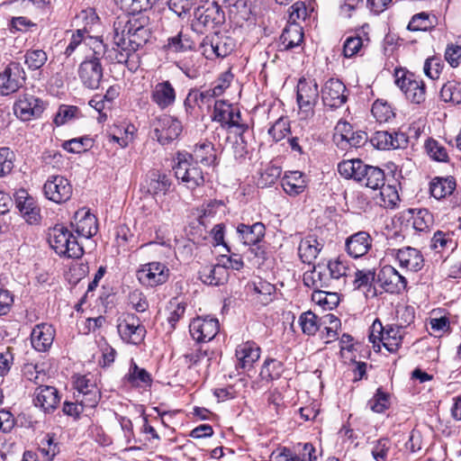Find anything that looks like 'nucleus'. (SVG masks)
I'll use <instances>...</instances> for the list:
<instances>
[{
    "label": "nucleus",
    "instance_id": "1",
    "mask_svg": "<svg viewBox=\"0 0 461 461\" xmlns=\"http://www.w3.org/2000/svg\"><path fill=\"white\" fill-rule=\"evenodd\" d=\"M149 19L146 15L118 17L113 23V43L107 59L125 63L150 37Z\"/></svg>",
    "mask_w": 461,
    "mask_h": 461
},
{
    "label": "nucleus",
    "instance_id": "2",
    "mask_svg": "<svg viewBox=\"0 0 461 461\" xmlns=\"http://www.w3.org/2000/svg\"><path fill=\"white\" fill-rule=\"evenodd\" d=\"M173 170L176 179L190 190L203 185L205 182L202 168L192 160L188 152L176 153Z\"/></svg>",
    "mask_w": 461,
    "mask_h": 461
},
{
    "label": "nucleus",
    "instance_id": "3",
    "mask_svg": "<svg viewBox=\"0 0 461 461\" xmlns=\"http://www.w3.org/2000/svg\"><path fill=\"white\" fill-rule=\"evenodd\" d=\"M50 246L59 256L69 258H79L83 253V247L78 243L72 232L63 225H55L48 233Z\"/></svg>",
    "mask_w": 461,
    "mask_h": 461
},
{
    "label": "nucleus",
    "instance_id": "4",
    "mask_svg": "<svg viewBox=\"0 0 461 461\" xmlns=\"http://www.w3.org/2000/svg\"><path fill=\"white\" fill-rule=\"evenodd\" d=\"M403 330L397 324L383 326L376 319L370 327L368 339L373 347L380 349L381 344L391 353L396 352L401 347Z\"/></svg>",
    "mask_w": 461,
    "mask_h": 461
},
{
    "label": "nucleus",
    "instance_id": "5",
    "mask_svg": "<svg viewBox=\"0 0 461 461\" xmlns=\"http://www.w3.org/2000/svg\"><path fill=\"white\" fill-rule=\"evenodd\" d=\"M154 138L161 144L167 145L176 140L183 131L182 122L176 116L161 113L151 121Z\"/></svg>",
    "mask_w": 461,
    "mask_h": 461
},
{
    "label": "nucleus",
    "instance_id": "6",
    "mask_svg": "<svg viewBox=\"0 0 461 461\" xmlns=\"http://www.w3.org/2000/svg\"><path fill=\"white\" fill-rule=\"evenodd\" d=\"M395 84L411 103L420 104L425 101L426 85L414 74L396 69Z\"/></svg>",
    "mask_w": 461,
    "mask_h": 461
},
{
    "label": "nucleus",
    "instance_id": "7",
    "mask_svg": "<svg viewBox=\"0 0 461 461\" xmlns=\"http://www.w3.org/2000/svg\"><path fill=\"white\" fill-rule=\"evenodd\" d=\"M319 95L318 85L314 79L300 78L297 84L296 100L303 118L307 119L314 114Z\"/></svg>",
    "mask_w": 461,
    "mask_h": 461
},
{
    "label": "nucleus",
    "instance_id": "8",
    "mask_svg": "<svg viewBox=\"0 0 461 461\" xmlns=\"http://www.w3.org/2000/svg\"><path fill=\"white\" fill-rule=\"evenodd\" d=\"M235 47L236 43L233 38L221 33L206 35L200 43V50L208 59L227 57L234 50Z\"/></svg>",
    "mask_w": 461,
    "mask_h": 461
},
{
    "label": "nucleus",
    "instance_id": "9",
    "mask_svg": "<svg viewBox=\"0 0 461 461\" xmlns=\"http://www.w3.org/2000/svg\"><path fill=\"white\" fill-rule=\"evenodd\" d=\"M236 234L239 241L244 246L252 247V251L260 258H265L266 251L260 245L266 234V226L258 221L253 224L239 223L236 227Z\"/></svg>",
    "mask_w": 461,
    "mask_h": 461
},
{
    "label": "nucleus",
    "instance_id": "10",
    "mask_svg": "<svg viewBox=\"0 0 461 461\" xmlns=\"http://www.w3.org/2000/svg\"><path fill=\"white\" fill-rule=\"evenodd\" d=\"M105 55H96L92 53L86 56L78 67V77L83 86L88 89H98L103 77L104 68L101 64V59Z\"/></svg>",
    "mask_w": 461,
    "mask_h": 461
},
{
    "label": "nucleus",
    "instance_id": "11",
    "mask_svg": "<svg viewBox=\"0 0 461 461\" xmlns=\"http://www.w3.org/2000/svg\"><path fill=\"white\" fill-rule=\"evenodd\" d=\"M74 386L77 391L75 397L77 401H81V404L90 407V409L96 407L101 399V392L93 375L75 376Z\"/></svg>",
    "mask_w": 461,
    "mask_h": 461
},
{
    "label": "nucleus",
    "instance_id": "12",
    "mask_svg": "<svg viewBox=\"0 0 461 461\" xmlns=\"http://www.w3.org/2000/svg\"><path fill=\"white\" fill-rule=\"evenodd\" d=\"M88 47L93 53L98 55H106L107 46L97 37L89 35L86 29H77L72 32L69 42L63 54L69 58L80 46Z\"/></svg>",
    "mask_w": 461,
    "mask_h": 461
},
{
    "label": "nucleus",
    "instance_id": "13",
    "mask_svg": "<svg viewBox=\"0 0 461 461\" xmlns=\"http://www.w3.org/2000/svg\"><path fill=\"white\" fill-rule=\"evenodd\" d=\"M136 277L143 286L156 287L168 280L169 269L161 262H149L140 266Z\"/></svg>",
    "mask_w": 461,
    "mask_h": 461
},
{
    "label": "nucleus",
    "instance_id": "14",
    "mask_svg": "<svg viewBox=\"0 0 461 461\" xmlns=\"http://www.w3.org/2000/svg\"><path fill=\"white\" fill-rule=\"evenodd\" d=\"M149 99L160 111H165L175 105L176 90L169 80H155L150 84Z\"/></svg>",
    "mask_w": 461,
    "mask_h": 461
},
{
    "label": "nucleus",
    "instance_id": "15",
    "mask_svg": "<svg viewBox=\"0 0 461 461\" xmlns=\"http://www.w3.org/2000/svg\"><path fill=\"white\" fill-rule=\"evenodd\" d=\"M72 185L63 176H50L43 185L44 196L56 203L68 201L72 195Z\"/></svg>",
    "mask_w": 461,
    "mask_h": 461
},
{
    "label": "nucleus",
    "instance_id": "16",
    "mask_svg": "<svg viewBox=\"0 0 461 461\" xmlns=\"http://www.w3.org/2000/svg\"><path fill=\"white\" fill-rule=\"evenodd\" d=\"M44 110V102L41 98L28 94L20 96L14 104V114L23 122L40 118Z\"/></svg>",
    "mask_w": 461,
    "mask_h": 461
},
{
    "label": "nucleus",
    "instance_id": "17",
    "mask_svg": "<svg viewBox=\"0 0 461 461\" xmlns=\"http://www.w3.org/2000/svg\"><path fill=\"white\" fill-rule=\"evenodd\" d=\"M219 329L218 319L211 316H199L189 324L190 335L199 343L211 341L219 332Z\"/></svg>",
    "mask_w": 461,
    "mask_h": 461
},
{
    "label": "nucleus",
    "instance_id": "18",
    "mask_svg": "<svg viewBox=\"0 0 461 461\" xmlns=\"http://www.w3.org/2000/svg\"><path fill=\"white\" fill-rule=\"evenodd\" d=\"M117 329L121 339L130 344L138 345L145 338V327L140 324L135 314H126L119 322Z\"/></svg>",
    "mask_w": 461,
    "mask_h": 461
},
{
    "label": "nucleus",
    "instance_id": "19",
    "mask_svg": "<svg viewBox=\"0 0 461 461\" xmlns=\"http://www.w3.org/2000/svg\"><path fill=\"white\" fill-rule=\"evenodd\" d=\"M347 88L342 81L330 78L321 88V95L325 106L336 109L344 104L348 99L345 94Z\"/></svg>",
    "mask_w": 461,
    "mask_h": 461
},
{
    "label": "nucleus",
    "instance_id": "20",
    "mask_svg": "<svg viewBox=\"0 0 461 461\" xmlns=\"http://www.w3.org/2000/svg\"><path fill=\"white\" fill-rule=\"evenodd\" d=\"M24 71L19 63H11L0 73V95H8L16 92L24 83Z\"/></svg>",
    "mask_w": 461,
    "mask_h": 461
},
{
    "label": "nucleus",
    "instance_id": "21",
    "mask_svg": "<svg viewBox=\"0 0 461 461\" xmlns=\"http://www.w3.org/2000/svg\"><path fill=\"white\" fill-rule=\"evenodd\" d=\"M33 404L44 413H52L60 402L59 391L50 385H40L33 393Z\"/></svg>",
    "mask_w": 461,
    "mask_h": 461
},
{
    "label": "nucleus",
    "instance_id": "22",
    "mask_svg": "<svg viewBox=\"0 0 461 461\" xmlns=\"http://www.w3.org/2000/svg\"><path fill=\"white\" fill-rule=\"evenodd\" d=\"M408 141V136L402 131H377L370 138L372 145L378 149H403Z\"/></svg>",
    "mask_w": 461,
    "mask_h": 461
},
{
    "label": "nucleus",
    "instance_id": "23",
    "mask_svg": "<svg viewBox=\"0 0 461 461\" xmlns=\"http://www.w3.org/2000/svg\"><path fill=\"white\" fill-rule=\"evenodd\" d=\"M261 348L253 340L243 341L239 344L235 350L236 369L247 370L250 369L253 365L259 359Z\"/></svg>",
    "mask_w": 461,
    "mask_h": 461
},
{
    "label": "nucleus",
    "instance_id": "24",
    "mask_svg": "<svg viewBox=\"0 0 461 461\" xmlns=\"http://www.w3.org/2000/svg\"><path fill=\"white\" fill-rule=\"evenodd\" d=\"M303 285L313 292L335 287L327 266L317 265L312 270L306 271L303 276Z\"/></svg>",
    "mask_w": 461,
    "mask_h": 461
},
{
    "label": "nucleus",
    "instance_id": "25",
    "mask_svg": "<svg viewBox=\"0 0 461 461\" xmlns=\"http://www.w3.org/2000/svg\"><path fill=\"white\" fill-rule=\"evenodd\" d=\"M378 282L386 293L399 294L407 286V280L393 267L384 266L377 276Z\"/></svg>",
    "mask_w": 461,
    "mask_h": 461
},
{
    "label": "nucleus",
    "instance_id": "26",
    "mask_svg": "<svg viewBox=\"0 0 461 461\" xmlns=\"http://www.w3.org/2000/svg\"><path fill=\"white\" fill-rule=\"evenodd\" d=\"M194 17L200 24L211 28L221 25L225 21L224 12L220 5L213 0L197 7Z\"/></svg>",
    "mask_w": 461,
    "mask_h": 461
},
{
    "label": "nucleus",
    "instance_id": "27",
    "mask_svg": "<svg viewBox=\"0 0 461 461\" xmlns=\"http://www.w3.org/2000/svg\"><path fill=\"white\" fill-rule=\"evenodd\" d=\"M393 256L399 262L402 268L411 272L421 270L424 266V258L421 252L412 247H404L399 249H393Z\"/></svg>",
    "mask_w": 461,
    "mask_h": 461
},
{
    "label": "nucleus",
    "instance_id": "28",
    "mask_svg": "<svg viewBox=\"0 0 461 461\" xmlns=\"http://www.w3.org/2000/svg\"><path fill=\"white\" fill-rule=\"evenodd\" d=\"M78 236L90 239L97 232V220L94 214L86 209L78 210L71 222Z\"/></svg>",
    "mask_w": 461,
    "mask_h": 461
},
{
    "label": "nucleus",
    "instance_id": "29",
    "mask_svg": "<svg viewBox=\"0 0 461 461\" xmlns=\"http://www.w3.org/2000/svg\"><path fill=\"white\" fill-rule=\"evenodd\" d=\"M373 240L366 231H358L347 238L345 242L346 251L354 258L365 256L372 248Z\"/></svg>",
    "mask_w": 461,
    "mask_h": 461
},
{
    "label": "nucleus",
    "instance_id": "30",
    "mask_svg": "<svg viewBox=\"0 0 461 461\" xmlns=\"http://www.w3.org/2000/svg\"><path fill=\"white\" fill-rule=\"evenodd\" d=\"M55 338V329L48 323L37 324L31 333V342L34 349L39 352L48 351Z\"/></svg>",
    "mask_w": 461,
    "mask_h": 461
},
{
    "label": "nucleus",
    "instance_id": "31",
    "mask_svg": "<svg viewBox=\"0 0 461 461\" xmlns=\"http://www.w3.org/2000/svg\"><path fill=\"white\" fill-rule=\"evenodd\" d=\"M327 267L335 287L348 285L351 272L354 271V266L348 259L339 257L330 260Z\"/></svg>",
    "mask_w": 461,
    "mask_h": 461
},
{
    "label": "nucleus",
    "instance_id": "32",
    "mask_svg": "<svg viewBox=\"0 0 461 461\" xmlns=\"http://www.w3.org/2000/svg\"><path fill=\"white\" fill-rule=\"evenodd\" d=\"M16 207L24 218L30 223H37L40 221V208L35 200L29 196L25 190H20L15 195Z\"/></svg>",
    "mask_w": 461,
    "mask_h": 461
},
{
    "label": "nucleus",
    "instance_id": "33",
    "mask_svg": "<svg viewBox=\"0 0 461 461\" xmlns=\"http://www.w3.org/2000/svg\"><path fill=\"white\" fill-rule=\"evenodd\" d=\"M281 185L286 194L297 196L305 191L308 179L301 171H287L281 179Z\"/></svg>",
    "mask_w": 461,
    "mask_h": 461
},
{
    "label": "nucleus",
    "instance_id": "34",
    "mask_svg": "<svg viewBox=\"0 0 461 461\" xmlns=\"http://www.w3.org/2000/svg\"><path fill=\"white\" fill-rule=\"evenodd\" d=\"M122 382L131 387L147 388L152 384L151 375L145 369L140 367L133 359L131 360L127 374L123 376Z\"/></svg>",
    "mask_w": 461,
    "mask_h": 461
},
{
    "label": "nucleus",
    "instance_id": "35",
    "mask_svg": "<svg viewBox=\"0 0 461 461\" xmlns=\"http://www.w3.org/2000/svg\"><path fill=\"white\" fill-rule=\"evenodd\" d=\"M171 184L170 178L165 173L152 170L146 176L144 186L149 194L156 197L165 195L169 191Z\"/></svg>",
    "mask_w": 461,
    "mask_h": 461
},
{
    "label": "nucleus",
    "instance_id": "36",
    "mask_svg": "<svg viewBox=\"0 0 461 461\" xmlns=\"http://www.w3.org/2000/svg\"><path fill=\"white\" fill-rule=\"evenodd\" d=\"M192 160L206 167H214L218 164L214 145L208 140L201 141L194 145L193 152L189 153Z\"/></svg>",
    "mask_w": 461,
    "mask_h": 461
},
{
    "label": "nucleus",
    "instance_id": "37",
    "mask_svg": "<svg viewBox=\"0 0 461 461\" xmlns=\"http://www.w3.org/2000/svg\"><path fill=\"white\" fill-rule=\"evenodd\" d=\"M195 43L187 31L181 30L177 34L167 38L163 49L167 53H181L193 50Z\"/></svg>",
    "mask_w": 461,
    "mask_h": 461
},
{
    "label": "nucleus",
    "instance_id": "38",
    "mask_svg": "<svg viewBox=\"0 0 461 461\" xmlns=\"http://www.w3.org/2000/svg\"><path fill=\"white\" fill-rule=\"evenodd\" d=\"M303 41V28L296 23L286 26L279 38V50H290L299 47Z\"/></svg>",
    "mask_w": 461,
    "mask_h": 461
},
{
    "label": "nucleus",
    "instance_id": "39",
    "mask_svg": "<svg viewBox=\"0 0 461 461\" xmlns=\"http://www.w3.org/2000/svg\"><path fill=\"white\" fill-rule=\"evenodd\" d=\"M61 445L54 434L47 433L40 440L37 452L39 461H53L60 452Z\"/></svg>",
    "mask_w": 461,
    "mask_h": 461
},
{
    "label": "nucleus",
    "instance_id": "40",
    "mask_svg": "<svg viewBox=\"0 0 461 461\" xmlns=\"http://www.w3.org/2000/svg\"><path fill=\"white\" fill-rule=\"evenodd\" d=\"M322 244L313 235L304 237L298 247V254L303 263L312 264L322 249Z\"/></svg>",
    "mask_w": 461,
    "mask_h": 461
},
{
    "label": "nucleus",
    "instance_id": "41",
    "mask_svg": "<svg viewBox=\"0 0 461 461\" xmlns=\"http://www.w3.org/2000/svg\"><path fill=\"white\" fill-rule=\"evenodd\" d=\"M456 180L452 176H435L429 182V193L437 200H441L453 194Z\"/></svg>",
    "mask_w": 461,
    "mask_h": 461
},
{
    "label": "nucleus",
    "instance_id": "42",
    "mask_svg": "<svg viewBox=\"0 0 461 461\" xmlns=\"http://www.w3.org/2000/svg\"><path fill=\"white\" fill-rule=\"evenodd\" d=\"M385 182L384 171L379 167L367 165L361 175L358 183L361 185L376 190L383 186Z\"/></svg>",
    "mask_w": 461,
    "mask_h": 461
},
{
    "label": "nucleus",
    "instance_id": "43",
    "mask_svg": "<svg viewBox=\"0 0 461 461\" xmlns=\"http://www.w3.org/2000/svg\"><path fill=\"white\" fill-rule=\"evenodd\" d=\"M366 164L359 158L347 159L339 163L338 171L346 179L358 182Z\"/></svg>",
    "mask_w": 461,
    "mask_h": 461
},
{
    "label": "nucleus",
    "instance_id": "44",
    "mask_svg": "<svg viewBox=\"0 0 461 461\" xmlns=\"http://www.w3.org/2000/svg\"><path fill=\"white\" fill-rule=\"evenodd\" d=\"M457 247V242L454 239V233L451 231L437 230L430 242V248L437 252L454 251Z\"/></svg>",
    "mask_w": 461,
    "mask_h": 461
},
{
    "label": "nucleus",
    "instance_id": "45",
    "mask_svg": "<svg viewBox=\"0 0 461 461\" xmlns=\"http://www.w3.org/2000/svg\"><path fill=\"white\" fill-rule=\"evenodd\" d=\"M284 371L283 362L276 358L267 357L262 364L259 375L263 381L271 382L279 379Z\"/></svg>",
    "mask_w": 461,
    "mask_h": 461
},
{
    "label": "nucleus",
    "instance_id": "46",
    "mask_svg": "<svg viewBox=\"0 0 461 461\" xmlns=\"http://www.w3.org/2000/svg\"><path fill=\"white\" fill-rule=\"evenodd\" d=\"M411 225L415 231L429 232L434 223L432 213L428 209H419L416 212L411 211Z\"/></svg>",
    "mask_w": 461,
    "mask_h": 461
},
{
    "label": "nucleus",
    "instance_id": "47",
    "mask_svg": "<svg viewBox=\"0 0 461 461\" xmlns=\"http://www.w3.org/2000/svg\"><path fill=\"white\" fill-rule=\"evenodd\" d=\"M375 278V272L372 269L359 270L354 267L348 285L353 289L370 286Z\"/></svg>",
    "mask_w": 461,
    "mask_h": 461
},
{
    "label": "nucleus",
    "instance_id": "48",
    "mask_svg": "<svg viewBox=\"0 0 461 461\" xmlns=\"http://www.w3.org/2000/svg\"><path fill=\"white\" fill-rule=\"evenodd\" d=\"M237 108V106L225 101H216L213 107L212 120L220 122L222 128H226Z\"/></svg>",
    "mask_w": 461,
    "mask_h": 461
},
{
    "label": "nucleus",
    "instance_id": "49",
    "mask_svg": "<svg viewBox=\"0 0 461 461\" xmlns=\"http://www.w3.org/2000/svg\"><path fill=\"white\" fill-rule=\"evenodd\" d=\"M298 323L303 333L307 336L315 335L322 324L319 317L311 311L301 313Z\"/></svg>",
    "mask_w": 461,
    "mask_h": 461
},
{
    "label": "nucleus",
    "instance_id": "50",
    "mask_svg": "<svg viewBox=\"0 0 461 461\" xmlns=\"http://www.w3.org/2000/svg\"><path fill=\"white\" fill-rule=\"evenodd\" d=\"M227 271L224 266L216 265L203 271L202 280L210 285H220L226 280Z\"/></svg>",
    "mask_w": 461,
    "mask_h": 461
},
{
    "label": "nucleus",
    "instance_id": "51",
    "mask_svg": "<svg viewBox=\"0 0 461 461\" xmlns=\"http://www.w3.org/2000/svg\"><path fill=\"white\" fill-rule=\"evenodd\" d=\"M371 455L375 461H388L393 442L387 437L380 438L372 442Z\"/></svg>",
    "mask_w": 461,
    "mask_h": 461
},
{
    "label": "nucleus",
    "instance_id": "52",
    "mask_svg": "<svg viewBox=\"0 0 461 461\" xmlns=\"http://www.w3.org/2000/svg\"><path fill=\"white\" fill-rule=\"evenodd\" d=\"M380 200L379 203L384 208H394L400 201L397 186L395 185L388 184L379 187Z\"/></svg>",
    "mask_w": 461,
    "mask_h": 461
},
{
    "label": "nucleus",
    "instance_id": "53",
    "mask_svg": "<svg viewBox=\"0 0 461 461\" xmlns=\"http://www.w3.org/2000/svg\"><path fill=\"white\" fill-rule=\"evenodd\" d=\"M122 8L128 12L131 16L144 13L152 8L158 0H119Z\"/></svg>",
    "mask_w": 461,
    "mask_h": 461
},
{
    "label": "nucleus",
    "instance_id": "54",
    "mask_svg": "<svg viewBox=\"0 0 461 461\" xmlns=\"http://www.w3.org/2000/svg\"><path fill=\"white\" fill-rule=\"evenodd\" d=\"M322 323L328 324L329 326H326L324 330L321 331V339H323L326 344L337 339L338 329L340 327L339 319H338L334 314H327L324 317Z\"/></svg>",
    "mask_w": 461,
    "mask_h": 461
},
{
    "label": "nucleus",
    "instance_id": "55",
    "mask_svg": "<svg viewBox=\"0 0 461 461\" xmlns=\"http://www.w3.org/2000/svg\"><path fill=\"white\" fill-rule=\"evenodd\" d=\"M47 60L48 55L41 49H31L24 54V62L31 70L40 69Z\"/></svg>",
    "mask_w": 461,
    "mask_h": 461
},
{
    "label": "nucleus",
    "instance_id": "56",
    "mask_svg": "<svg viewBox=\"0 0 461 461\" xmlns=\"http://www.w3.org/2000/svg\"><path fill=\"white\" fill-rule=\"evenodd\" d=\"M442 101L453 104H461V85L455 81H448L440 89Z\"/></svg>",
    "mask_w": 461,
    "mask_h": 461
},
{
    "label": "nucleus",
    "instance_id": "57",
    "mask_svg": "<svg viewBox=\"0 0 461 461\" xmlns=\"http://www.w3.org/2000/svg\"><path fill=\"white\" fill-rule=\"evenodd\" d=\"M226 129L237 135L248 133L249 131L248 115L246 118H244L240 109L237 108L236 111H234V113L232 114L229 123L227 124Z\"/></svg>",
    "mask_w": 461,
    "mask_h": 461
},
{
    "label": "nucleus",
    "instance_id": "58",
    "mask_svg": "<svg viewBox=\"0 0 461 461\" xmlns=\"http://www.w3.org/2000/svg\"><path fill=\"white\" fill-rule=\"evenodd\" d=\"M312 301L325 309H333L339 304V295L335 292L319 290L312 293Z\"/></svg>",
    "mask_w": 461,
    "mask_h": 461
},
{
    "label": "nucleus",
    "instance_id": "59",
    "mask_svg": "<svg viewBox=\"0 0 461 461\" xmlns=\"http://www.w3.org/2000/svg\"><path fill=\"white\" fill-rule=\"evenodd\" d=\"M425 149L427 154L433 160L438 162H447L448 161V154L446 148L438 143L437 140L433 139H429L425 142Z\"/></svg>",
    "mask_w": 461,
    "mask_h": 461
},
{
    "label": "nucleus",
    "instance_id": "60",
    "mask_svg": "<svg viewBox=\"0 0 461 461\" xmlns=\"http://www.w3.org/2000/svg\"><path fill=\"white\" fill-rule=\"evenodd\" d=\"M369 408L376 413H382L390 406V395L381 388L376 390L374 396L368 401Z\"/></svg>",
    "mask_w": 461,
    "mask_h": 461
},
{
    "label": "nucleus",
    "instance_id": "61",
    "mask_svg": "<svg viewBox=\"0 0 461 461\" xmlns=\"http://www.w3.org/2000/svg\"><path fill=\"white\" fill-rule=\"evenodd\" d=\"M290 132V122L287 118L280 117L268 129V134L274 141L282 140Z\"/></svg>",
    "mask_w": 461,
    "mask_h": 461
},
{
    "label": "nucleus",
    "instance_id": "62",
    "mask_svg": "<svg viewBox=\"0 0 461 461\" xmlns=\"http://www.w3.org/2000/svg\"><path fill=\"white\" fill-rule=\"evenodd\" d=\"M434 26V20L430 18L426 13H420L412 16L411 20L408 23V30L418 32V31H428Z\"/></svg>",
    "mask_w": 461,
    "mask_h": 461
},
{
    "label": "nucleus",
    "instance_id": "63",
    "mask_svg": "<svg viewBox=\"0 0 461 461\" xmlns=\"http://www.w3.org/2000/svg\"><path fill=\"white\" fill-rule=\"evenodd\" d=\"M246 134H239L232 146L234 158L240 161L246 159L253 149L246 140Z\"/></svg>",
    "mask_w": 461,
    "mask_h": 461
},
{
    "label": "nucleus",
    "instance_id": "64",
    "mask_svg": "<svg viewBox=\"0 0 461 461\" xmlns=\"http://www.w3.org/2000/svg\"><path fill=\"white\" fill-rule=\"evenodd\" d=\"M79 113V110L77 106L73 105H61L55 117H54V123L57 126H61L68 122L72 121L77 116V113Z\"/></svg>",
    "mask_w": 461,
    "mask_h": 461
}]
</instances>
